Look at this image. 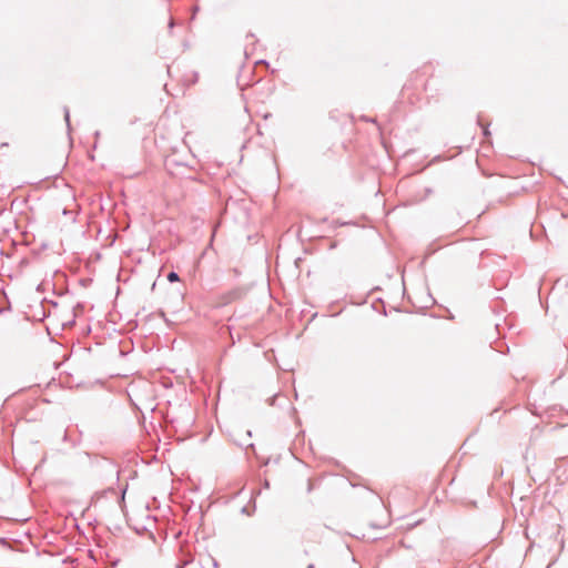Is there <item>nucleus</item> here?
<instances>
[{
	"label": "nucleus",
	"instance_id": "f257e3e1",
	"mask_svg": "<svg viewBox=\"0 0 568 568\" xmlns=\"http://www.w3.org/2000/svg\"><path fill=\"white\" fill-rule=\"evenodd\" d=\"M166 171L178 178L193 179V170L184 163L179 162L174 156H170L165 160Z\"/></svg>",
	"mask_w": 568,
	"mask_h": 568
},
{
	"label": "nucleus",
	"instance_id": "f03ea898",
	"mask_svg": "<svg viewBox=\"0 0 568 568\" xmlns=\"http://www.w3.org/2000/svg\"><path fill=\"white\" fill-rule=\"evenodd\" d=\"M166 171L178 178L193 179V170L184 163L179 162L174 156H170L165 160Z\"/></svg>",
	"mask_w": 568,
	"mask_h": 568
},
{
	"label": "nucleus",
	"instance_id": "7ed1b4c3",
	"mask_svg": "<svg viewBox=\"0 0 568 568\" xmlns=\"http://www.w3.org/2000/svg\"><path fill=\"white\" fill-rule=\"evenodd\" d=\"M243 295V290L241 288H235L233 291H231L229 293V300L227 302H231V301H234V300H237V298H241Z\"/></svg>",
	"mask_w": 568,
	"mask_h": 568
},
{
	"label": "nucleus",
	"instance_id": "20e7f679",
	"mask_svg": "<svg viewBox=\"0 0 568 568\" xmlns=\"http://www.w3.org/2000/svg\"><path fill=\"white\" fill-rule=\"evenodd\" d=\"M193 564V559H184L176 564L175 568H189Z\"/></svg>",
	"mask_w": 568,
	"mask_h": 568
},
{
	"label": "nucleus",
	"instance_id": "39448f33",
	"mask_svg": "<svg viewBox=\"0 0 568 568\" xmlns=\"http://www.w3.org/2000/svg\"><path fill=\"white\" fill-rule=\"evenodd\" d=\"M180 280L179 277V274L176 272H170L168 274V281L173 283V282H178Z\"/></svg>",
	"mask_w": 568,
	"mask_h": 568
},
{
	"label": "nucleus",
	"instance_id": "423d86ee",
	"mask_svg": "<svg viewBox=\"0 0 568 568\" xmlns=\"http://www.w3.org/2000/svg\"><path fill=\"white\" fill-rule=\"evenodd\" d=\"M63 112H64V120L67 122V125H68V128H70V111H69V108L64 106Z\"/></svg>",
	"mask_w": 568,
	"mask_h": 568
},
{
	"label": "nucleus",
	"instance_id": "0eeeda50",
	"mask_svg": "<svg viewBox=\"0 0 568 568\" xmlns=\"http://www.w3.org/2000/svg\"><path fill=\"white\" fill-rule=\"evenodd\" d=\"M173 27H174V21H173V19H171L169 22V28L172 29Z\"/></svg>",
	"mask_w": 568,
	"mask_h": 568
},
{
	"label": "nucleus",
	"instance_id": "6e6552de",
	"mask_svg": "<svg viewBox=\"0 0 568 568\" xmlns=\"http://www.w3.org/2000/svg\"><path fill=\"white\" fill-rule=\"evenodd\" d=\"M94 135H95V138H99L100 136V132L97 131Z\"/></svg>",
	"mask_w": 568,
	"mask_h": 568
},
{
	"label": "nucleus",
	"instance_id": "1a4fd4ad",
	"mask_svg": "<svg viewBox=\"0 0 568 568\" xmlns=\"http://www.w3.org/2000/svg\"><path fill=\"white\" fill-rule=\"evenodd\" d=\"M307 568H314V565H312V564H311V565H308V567H307Z\"/></svg>",
	"mask_w": 568,
	"mask_h": 568
}]
</instances>
